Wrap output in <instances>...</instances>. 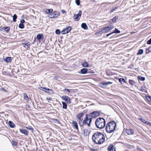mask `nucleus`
I'll use <instances>...</instances> for the list:
<instances>
[{"label":"nucleus","mask_w":151,"mask_h":151,"mask_svg":"<svg viewBox=\"0 0 151 151\" xmlns=\"http://www.w3.org/2000/svg\"><path fill=\"white\" fill-rule=\"evenodd\" d=\"M91 150L92 151H98V150L97 149H95L91 148Z\"/></svg>","instance_id":"nucleus-58"},{"label":"nucleus","mask_w":151,"mask_h":151,"mask_svg":"<svg viewBox=\"0 0 151 151\" xmlns=\"http://www.w3.org/2000/svg\"><path fill=\"white\" fill-rule=\"evenodd\" d=\"M140 90L142 92H145V89H144L142 87H141L140 88Z\"/></svg>","instance_id":"nucleus-51"},{"label":"nucleus","mask_w":151,"mask_h":151,"mask_svg":"<svg viewBox=\"0 0 151 151\" xmlns=\"http://www.w3.org/2000/svg\"><path fill=\"white\" fill-rule=\"evenodd\" d=\"M119 81L122 84H123L124 83H126L125 79L123 78H119Z\"/></svg>","instance_id":"nucleus-26"},{"label":"nucleus","mask_w":151,"mask_h":151,"mask_svg":"<svg viewBox=\"0 0 151 151\" xmlns=\"http://www.w3.org/2000/svg\"><path fill=\"white\" fill-rule=\"evenodd\" d=\"M140 120L143 123L149 124L151 126V123L147 121L142 118H140Z\"/></svg>","instance_id":"nucleus-20"},{"label":"nucleus","mask_w":151,"mask_h":151,"mask_svg":"<svg viewBox=\"0 0 151 151\" xmlns=\"http://www.w3.org/2000/svg\"><path fill=\"white\" fill-rule=\"evenodd\" d=\"M26 128L28 129H29L31 130L32 132H33L34 129L31 126H29L28 127H26Z\"/></svg>","instance_id":"nucleus-41"},{"label":"nucleus","mask_w":151,"mask_h":151,"mask_svg":"<svg viewBox=\"0 0 151 151\" xmlns=\"http://www.w3.org/2000/svg\"><path fill=\"white\" fill-rule=\"evenodd\" d=\"M1 90L3 91H4L6 93H7V91L6 90L5 88L3 87H2L1 88Z\"/></svg>","instance_id":"nucleus-52"},{"label":"nucleus","mask_w":151,"mask_h":151,"mask_svg":"<svg viewBox=\"0 0 151 151\" xmlns=\"http://www.w3.org/2000/svg\"><path fill=\"white\" fill-rule=\"evenodd\" d=\"M17 18V16L16 14H15L13 16V21L14 22H16V20Z\"/></svg>","instance_id":"nucleus-32"},{"label":"nucleus","mask_w":151,"mask_h":151,"mask_svg":"<svg viewBox=\"0 0 151 151\" xmlns=\"http://www.w3.org/2000/svg\"><path fill=\"white\" fill-rule=\"evenodd\" d=\"M129 83L131 86H134L136 83V82L132 80L129 79Z\"/></svg>","instance_id":"nucleus-31"},{"label":"nucleus","mask_w":151,"mask_h":151,"mask_svg":"<svg viewBox=\"0 0 151 151\" xmlns=\"http://www.w3.org/2000/svg\"><path fill=\"white\" fill-rule=\"evenodd\" d=\"M81 65L84 67H88L89 66V64L86 61H85L82 63Z\"/></svg>","instance_id":"nucleus-24"},{"label":"nucleus","mask_w":151,"mask_h":151,"mask_svg":"<svg viewBox=\"0 0 151 151\" xmlns=\"http://www.w3.org/2000/svg\"><path fill=\"white\" fill-rule=\"evenodd\" d=\"M47 100L48 101H51L52 100V98H47Z\"/></svg>","instance_id":"nucleus-57"},{"label":"nucleus","mask_w":151,"mask_h":151,"mask_svg":"<svg viewBox=\"0 0 151 151\" xmlns=\"http://www.w3.org/2000/svg\"><path fill=\"white\" fill-rule=\"evenodd\" d=\"M66 96H63L62 97H61V98L63 100H65V98H66Z\"/></svg>","instance_id":"nucleus-56"},{"label":"nucleus","mask_w":151,"mask_h":151,"mask_svg":"<svg viewBox=\"0 0 151 151\" xmlns=\"http://www.w3.org/2000/svg\"><path fill=\"white\" fill-rule=\"evenodd\" d=\"M92 119L87 114L83 120V123L84 125H87L88 127H91V124L92 122Z\"/></svg>","instance_id":"nucleus-4"},{"label":"nucleus","mask_w":151,"mask_h":151,"mask_svg":"<svg viewBox=\"0 0 151 151\" xmlns=\"http://www.w3.org/2000/svg\"><path fill=\"white\" fill-rule=\"evenodd\" d=\"M112 151H116V150L115 149H114H114H113L112 150Z\"/></svg>","instance_id":"nucleus-63"},{"label":"nucleus","mask_w":151,"mask_h":151,"mask_svg":"<svg viewBox=\"0 0 151 151\" xmlns=\"http://www.w3.org/2000/svg\"><path fill=\"white\" fill-rule=\"evenodd\" d=\"M53 120L54 121H55L54 122L55 123H58V124H60V122L59 121V120H58L57 119H53Z\"/></svg>","instance_id":"nucleus-48"},{"label":"nucleus","mask_w":151,"mask_h":151,"mask_svg":"<svg viewBox=\"0 0 151 151\" xmlns=\"http://www.w3.org/2000/svg\"><path fill=\"white\" fill-rule=\"evenodd\" d=\"M63 108V109H67V105L66 103L62 101Z\"/></svg>","instance_id":"nucleus-29"},{"label":"nucleus","mask_w":151,"mask_h":151,"mask_svg":"<svg viewBox=\"0 0 151 151\" xmlns=\"http://www.w3.org/2000/svg\"><path fill=\"white\" fill-rule=\"evenodd\" d=\"M126 133L128 135H132L134 133V131L132 129H128L126 130Z\"/></svg>","instance_id":"nucleus-14"},{"label":"nucleus","mask_w":151,"mask_h":151,"mask_svg":"<svg viewBox=\"0 0 151 151\" xmlns=\"http://www.w3.org/2000/svg\"><path fill=\"white\" fill-rule=\"evenodd\" d=\"M3 30L5 31L6 33L8 32L10 30V27H3L1 29V30L2 31Z\"/></svg>","instance_id":"nucleus-23"},{"label":"nucleus","mask_w":151,"mask_h":151,"mask_svg":"<svg viewBox=\"0 0 151 151\" xmlns=\"http://www.w3.org/2000/svg\"><path fill=\"white\" fill-rule=\"evenodd\" d=\"M13 143H12V145H14V146H17V142L14 141H13Z\"/></svg>","instance_id":"nucleus-54"},{"label":"nucleus","mask_w":151,"mask_h":151,"mask_svg":"<svg viewBox=\"0 0 151 151\" xmlns=\"http://www.w3.org/2000/svg\"><path fill=\"white\" fill-rule=\"evenodd\" d=\"M135 70H138V69L137 68H135Z\"/></svg>","instance_id":"nucleus-62"},{"label":"nucleus","mask_w":151,"mask_h":151,"mask_svg":"<svg viewBox=\"0 0 151 151\" xmlns=\"http://www.w3.org/2000/svg\"><path fill=\"white\" fill-rule=\"evenodd\" d=\"M39 88L41 90L46 92V90L47 88L45 87H43L40 86L39 87Z\"/></svg>","instance_id":"nucleus-37"},{"label":"nucleus","mask_w":151,"mask_h":151,"mask_svg":"<svg viewBox=\"0 0 151 151\" xmlns=\"http://www.w3.org/2000/svg\"><path fill=\"white\" fill-rule=\"evenodd\" d=\"M147 100L150 102L151 101V96H146Z\"/></svg>","instance_id":"nucleus-42"},{"label":"nucleus","mask_w":151,"mask_h":151,"mask_svg":"<svg viewBox=\"0 0 151 151\" xmlns=\"http://www.w3.org/2000/svg\"><path fill=\"white\" fill-rule=\"evenodd\" d=\"M143 50L142 49H139L138 53H137V55H142L143 54Z\"/></svg>","instance_id":"nucleus-36"},{"label":"nucleus","mask_w":151,"mask_h":151,"mask_svg":"<svg viewBox=\"0 0 151 151\" xmlns=\"http://www.w3.org/2000/svg\"><path fill=\"white\" fill-rule=\"evenodd\" d=\"M36 38L38 40L42 39L43 38V35L42 34H38L37 35Z\"/></svg>","instance_id":"nucleus-17"},{"label":"nucleus","mask_w":151,"mask_h":151,"mask_svg":"<svg viewBox=\"0 0 151 151\" xmlns=\"http://www.w3.org/2000/svg\"><path fill=\"white\" fill-rule=\"evenodd\" d=\"M81 73L82 74H85L87 73H94V72H90L89 71H88V69L84 68L81 69Z\"/></svg>","instance_id":"nucleus-12"},{"label":"nucleus","mask_w":151,"mask_h":151,"mask_svg":"<svg viewBox=\"0 0 151 151\" xmlns=\"http://www.w3.org/2000/svg\"><path fill=\"white\" fill-rule=\"evenodd\" d=\"M63 91H66L69 93H70V89H68V88H65L63 90Z\"/></svg>","instance_id":"nucleus-49"},{"label":"nucleus","mask_w":151,"mask_h":151,"mask_svg":"<svg viewBox=\"0 0 151 151\" xmlns=\"http://www.w3.org/2000/svg\"><path fill=\"white\" fill-rule=\"evenodd\" d=\"M24 25L22 23H20L19 25V27L22 29L24 28Z\"/></svg>","instance_id":"nucleus-40"},{"label":"nucleus","mask_w":151,"mask_h":151,"mask_svg":"<svg viewBox=\"0 0 151 151\" xmlns=\"http://www.w3.org/2000/svg\"><path fill=\"white\" fill-rule=\"evenodd\" d=\"M150 47H148V48H146V54H148V53H149L151 51L150 50Z\"/></svg>","instance_id":"nucleus-38"},{"label":"nucleus","mask_w":151,"mask_h":151,"mask_svg":"<svg viewBox=\"0 0 151 151\" xmlns=\"http://www.w3.org/2000/svg\"><path fill=\"white\" fill-rule=\"evenodd\" d=\"M46 92L51 94H53L54 93V91L52 89L48 88H47V90H46Z\"/></svg>","instance_id":"nucleus-27"},{"label":"nucleus","mask_w":151,"mask_h":151,"mask_svg":"<svg viewBox=\"0 0 151 151\" xmlns=\"http://www.w3.org/2000/svg\"><path fill=\"white\" fill-rule=\"evenodd\" d=\"M25 20L24 19H22L20 21V23H22V24H23L25 23Z\"/></svg>","instance_id":"nucleus-55"},{"label":"nucleus","mask_w":151,"mask_h":151,"mask_svg":"<svg viewBox=\"0 0 151 151\" xmlns=\"http://www.w3.org/2000/svg\"><path fill=\"white\" fill-rule=\"evenodd\" d=\"M114 146L113 145L111 144L107 148V150L108 151H111L112 150L114 149Z\"/></svg>","instance_id":"nucleus-30"},{"label":"nucleus","mask_w":151,"mask_h":151,"mask_svg":"<svg viewBox=\"0 0 151 151\" xmlns=\"http://www.w3.org/2000/svg\"><path fill=\"white\" fill-rule=\"evenodd\" d=\"M82 13V11L81 10H80L79 11L78 14L74 15L73 18L75 21H78L80 20L81 15Z\"/></svg>","instance_id":"nucleus-8"},{"label":"nucleus","mask_w":151,"mask_h":151,"mask_svg":"<svg viewBox=\"0 0 151 151\" xmlns=\"http://www.w3.org/2000/svg\"><path fill=\"white\" fill-rule=\"evenodd\" d=\"M72 29L71 26H69L66 27L65 28L63 29L61 32L62 34H66L70 32Z\"/></svg>","instance_id":"nucleus-9"},{"label":"nucleus","mask_w":151,"mask_h":151,"mask_svg":"<svg viewBox=\"0 0 151 151\" xmlns=\"http://www.w3.org/2000/svg\"><path fill=\"white\" fill-rule=\"evenodd\" d=\"M23 46V47L25 48H26L27 50H28V48H29L30 46V44L29 42H27V43H23L22 44Z\"/></svg>","instance_id":"nucleus-16"},{"label":"nucleus","mask_w":151,"mask_h":151,"mask_svg":"<svg viewBox=\"0 0 151 151\" xmlns=\"http://www.w3.org/2000/svg\"><path fill=\"white\" fill-rule=\"evenodd\" d=\"M147 44H151V38L148 41H147Z\"/></svg>","instance_id":"nucleus-50"},{"label":"nucleus","mask_w":151,"mask_h":151,"mask_svg":"<svg viewBox=\"0 0 151 151\" xmlns=\"http://www.w3.org/2000/svg\"><path fill=\"white\" fill-rule=\"evenodd\" d=\"M55 33L57 35H59L60 33V29H57L55 30Z\"/></svg>","instance_id":"nucleus-46"},{"label":"nucleus","mask_w":151,"mask_h":151,"mask_svg":"<svg viewBox=\"0 0 151 151\" xmlns=\"http://www.w3.org/2000/svg\"><path fill=\"white\" fill-rule=\"evenodd\" d=\"M5 61L7 63H10L12 61L11 58L10 57H6L5 58Z\"/></svg>","instance_id":"nucleus-22"},{"label":"nucleus","mask_w":151,"mask_h":151,"mask_svg":"<svg viewBox=\"0 0 151 151\" xmlns=\"http://www.w3.org/2000/svg\"><path fill=\"white\" fill-rule=\"evenodd\" d=\"M116 124L114 121L109 122L106 125V130L108 133H111L113 132L115 129Z\"/></svg>","instance_id":"nucleus-2"},{"label":"nucleus","mask_w":151,"mask_h":151,"mask_svg":"<svg viewBox=\"0 0 151 151\" xmlns=\"http://www.w3.org/2000/svg\"><path fill=\"white\" fill-rule=\"evenodd\" d=\"M138 79L141 81H144L145 80V77L140 76H138Z\"/></svg>","instance_id":"nucleus-33"},{"label":"nucleus","mask_w":151,"mask_h":151,"mask_svg":"<svg viewBox=\"0 0 151 151\" xmlns=\"http://www.w3.org/2000/svg\"><path fill=\"white\" fill-rule=\"evenodd\" d=\"M64 101L68 104H70L71 103L70 98L68 96H66L65 99Z\"/></svg>","instance_id":"nucleus-28"},{"label":"nucleus","mask_w":151,"mask_h":151,"mask_svg":"<svg viewBox=\"0 0 151 151\" xmlns=\"http://www.w3.org/2000/svg\"><path fill=\"white\" fill-rule=\"evenodd\" d=\"M19 131L21 133L27 136L28 134V132L27 130L23 129H19Z\"/></svg>","instance_id":"nucleus-13"},{"label":"nucleus","mask_w":151,"mask_h":151,"mask_svg":"<svg viewBox=\"0 0 151 151\" xmlns=\"http://www.w3.org/2000/svg\"><path fill=\"white\" fill-rule=\"evenodd\" d=\"M23 95H24V99H25L26 100H29V98L28 97L27 95V94L26 93H24Z\"/></svg>","instance_id":"nucleus-39"},{"label":"nucleus","mask_w":151,"mask_h":151,"mask_svg":"<svg viewBox=\"0 0 151 151\" xmlns=\"http://www.w3.org/2000/svg\"><path fill=\"white\" fill-rule=\"evenodd\" d=\"M106 75H108V76H109L110 75V74H108V73H107V72H106Z\"/></svg>","instance_id":"nucleus-61"},{"label":"nucleus","mask_w":151,"mask_h":151,"mask_svg":"<svg viewBox=\"0 0 151 151\" xmlns=\"http://www.w3.org/2000/svg\"><path fill=\"white\" fill-rule=\"evenodd\" d=\"M112 82L110 81L102 82L100 83V86L101 87H106L109 85L112 84Z\"/></svg>","instance_id":"nucleus-10"},{"label":"nucleus","mask_w":151,"mask_h":151,"mask_svg":"<svg viewBox=\"0 0 151 151\" xmlns=\"http://www.w3.org/2000/svg\"><path fill=\"white\" fill-rule=\"evenodd\" d=\"M117 8L118 7L117 6L115 7L114 8H113L110 10V12H113L116 9H117Z\"/></svg>","instance_id":"nucleus-47"},{"label":"nucleus","mask_w":151,"mask_h":151,"mask_svg":"<svg viewBox=\"0 0 151 151\" xmlns=\"http://www.w3.org/2000/svg\"><path fill=\"white\" fill-rule=\"evenodd\" d=\"M75 3L77 5H80V0H75Z\"/></svg>","instance_id":"nucleus-45"},{"label":"nucleus","mask_w":151,"mask_h":151,"mask_svg":"<svg viewBox=\"0 0 151 151\" xmlns=\"http://www.w3.org/2000/svg\"><path fill=\"white\" fill-rule=\"evenodd\" d=\"M84 113L83 112H81L77 115V117H80L81 118L84 115Z\"/></svg>","instance_id":"nucleus-43"},{"label":"nucleus","mask_w":151,"mask_h":151,"mask_svg":"<svg viewBox=\"0 0 151 151\" xmlns=\"http://www.w3.org/2000/svg\"><path fill=\"white\" fill-rule=\"evenodd\" d=\"M113 33L112 32L110 33H109L108 34H107L106 36V37H108V36H109L110 35H113Z\"/></svg>","instance_id":"nucleus-53"},{"label":"nucleus","mask_w":151,"mask_h":151,"mask_svg":"<svg viewBox=\"0 0 151 151\" xmlns=\"http://www.w3.org/2000/svg\"><path fill=\"white\" fill-rule=\"evenodd\" d=\"M90 132V130L87 129H85L83 130V134L84 135L88 136L89 135Z\"/></svg>","instance_id":"nucleus-19"},{"label":"nucleus","mask_w":151,"mask_h":151,"mask_svg":"<svg viewBox=\"0 0 151 151\" xmlns=\"http://www.w3.org/2000/svg\"><path fill=\"white\" fill-rule=\"evenodd\" d=\"M78 120V121L80 120H82V119H81V117H77Z\"/></svg>","instance_id":"nucleus-59"},{"label":"nucleus","mask_w":151,"mask_h":151,"mask_svg":"<svg viewBox=\"0 0 151 151\" xmlns=\"http://www.w3.org/2000/svg\"><path fill=\"white\" fill-rule=\"evenodd\" d=\"M105 119L101 117L97 118L95 121V125L96 127L100 129H102L104 128L106 125Z\"/></svg>","instance_id":"nucleus-3"},{"label":"nucleus","mask_w":151,"mask_h":151,"mask_svg":"<svg viewBox=\"0 0 151 151\" xmlns=\"http://www.w3.org/2000/svg\"><path fill=\"white\" fill-rule=\"evenodd\" d=\"M72 124H73L75 128L78 131V124L76 121H73L72 122Z\"/></svg>","instance_id":"nucleus-15"},{"label":"nucleus","mask_w":151,"mask_h":151,"mask_svg":"<svg viewBox=\"0 0 151 151\" xmlns=\"http://www.w3.org/2000/svg\"><path fill=\"white\" fill-rule=\"evenodd\" d=\"M81 27L84 29H88V27L86 23H83L81 24Z\"/></svg>","instance_id":"nucleus-21"},{"label":"nucleus","mask_w":151,"mask_h":151,"mask_svg":"<svg viewBox=\"0 0 151 151\" xmlns=\"http://www.w3.org/2000/svg\"><path fill=\"white\" fill-rule=\"evenodd\" d=\"M99 112L97 111H94L90 114H87L88 115L90 118H91L92 119V118H95L97 116H99Z\"/></svg>","instance_id":"nucleus-7"},{"label":"nucleus","mask_w":151,"mask_h":151,"mask_svg":"<svg viewBox=\"0 0 151 151\" xmlns=\"http://www.w3.org/2000/svg\"><path fill=\"white\" fill-rule=\"evenodd\" d=\"M113 34L115 33V34H117V33H119L120 32V30H119L117 28H115L114 30L112 32Z\"/></svg>","instance_id":"nucleus-34"},{"label":"nucleus","mask_w":151,"mask_h":151,"mask_svg":"<svg viewBox=\"0 0 151 151\" xmlns=\"http://www.w3.org/2000/svg\"><path fill=\"white\" fill-rule=\"evenodd\" d=\"M78 124L81 127H82L83 126V121L80 120L78 121Z\"/></svg>","instance_id":"nucleus-35"},{"label":"nucleus","mask_w":151,"mask_h":151,"mask_svg":"<svg viewBox=\"0 0 151 151\" xmlns=\"http://www.w3.org/2000/svg\"><path fill=\"white\" fill-rule=\"evenodd\" d=\"M61 11H62V13H65V10H61Z\"/></svg>","instance_id":"nucleus-60"},{"label":"nucleus","mask_w":151,"mask_h":151,"mask_svg":"<svg viewBox=\"0 0 151 151\" xmlns=\"http://www.w3.org/2000/svg\"><path fill=\"white\" fill-rule=\"evenodd\" d=\"M92 138L93 141L97 144H101L105 141V137L104 135L99 132H97L93 134Z\"/></svg>","instance_id":"nucleus-1"},{"label":"nucleus","mask_w":151,"mask_h":151,"mask_svg":"<svg viewBox=\"0 0 151 151\" xmlns=\"http://www.w3.org/2000/svg\"><path fill=\"white\" fill-rule=\"evenodd\" d=\"M118 16H116L114 17L113 18L110 19L109 21V22L110 23H115L117 22L116 20L118 19Z\"/></svg>","instance_id":"nucleus-11"},{"label":"nucleus","mask_w":151,"mask_h":151,"mask_svg":"<svg viewBox=\"0 0 151 151\" xmlns=\"http://www.w3.org/2000/svg\"><path fill=\"white\" fill-rule=\"evenodd\" d=\"M108 27L110 31L114 27L113 25H110L109 26H108Z\"/></svg>","instance_id":"nucleus-44"},{"label":"nucleus","mask_w":151,"mask_h":151,"mask_svg":"<svg viewBox=\"0 0 151 151\" xmlns=\"http://www.w3.org/2000/svg\"><path fill=\"white\" fill-rule=\"evenodd\" d=\"M60 15V13L58 11H56L48 14V17L51 18H57Z\"/></svg>","instance_id":"nucleus-5"},{"label":"nucleus","mask_w":151,"mask_h":151,"mask_svg":"<svg viewBox=\"0 0 151 151\" xmlns=\"http://www.w3.org/2000/svg\"><path fill=\"white\" fill-rule=\"evenodd\" d=\"M108 26L104 27L101 28V30L99 32H97L95 33L96 35L98 34H101L102 33H106L110 32V31L109 30Z\"/></svg>","instance_id":"nucleus-6"},{"label":"nucleus","mask_w":151,"mask_h":151,"mask_svg":"<svg viewBox=\"0 0 151 151\" xmlns=\"http://www.w3.org/2000/svg\"><path fill=\"white\" fill-rule=\"evenodd\" d=\"M8 125L10 127L12 128H14L15 127V124L13 123V122L11 121H9L8 122Z\"/></svg>","instance_id":"nucleus-18"},{"label":"nucleus","mask_w":151,"mask_h":151,"mask_svg":"<svg viewBox=\"0 0 151 151\" xmlns=\"http://www.w3.org/2000/svg\"><path fill=\"white\" fill-rule=\"evenodd\" d=\"M53 12V9H47L45 11V13L47 14L51 13Z\"/></svg>","instance_id":"nucleus-25"}]
</instances>
